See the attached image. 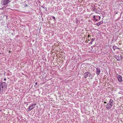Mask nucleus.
<instances>
[{
  "label": "nucleus",
  "instance_id": "f257e3e1",
  "mask_svg": "<svg viewBox=\"0 0 123 123\" xmlns=\"http://www.w3.org/2000/svg\"><path fill=\"white\" fill-rule=\"evenodd\" d=\"M113 100L111 99L110 100L109 102L106 105V108L107 109L109 110L111 108L112 106L113 105Z\"/></svg>",
  "mask_w": 123,
  "mask_h": 123
},
{
  "label": "nucleus",
  "instance_id": "f03ea898",
  "mask_svg": "<svg viewBox=\"0 0 123 123\" xmlns=\"http://www.w3.org/2000/svg\"><path fill=\"white\" fill-rule=\"evenodd\" d=\"M7 86V84L5 82H3L2 81L0 82V93L1 91V88L2 89H4L6 88ZM2 89L1 91H2Z\"/></svg>",
  "mask_w": 123,
  "mask_h": 123
},
{
  "label": "nucleus",
  "instance_id": "7ed1b4c3",
  "mask_svg": "<svg viewBox=\"0 0 123 123\" xmlns=\"http://www.w3.org/2000/svg\"><path fill=\"white\" fill-rule=\"evenodd\" d=\"M11 2L10 0H2L1 4L3 5H6L8 4Z\"/></svg>",
  "mask_w": 123,
  "mask_h": 123
},
{
  "label": "nucleus",
  "instance_id": "20e7f679",
  "mask_svg": "<svg viewBox=\"0 0 123 123\" xmlns=\"http://www.w3.org/2000/svg\"><path fill=\"white\" fill-rule=\"evenodd\" d=\"M35 107L32 104L29 106V107L27 108V110L29 111H30L33 109L35 108Z\"/></svg>",
  "mask_w": 123,
  "mask_h": 123
},
{
  "label": "nucleus",
  "instance_id": "39448f33",
  "mask_svg": "<svg viewBox=\"0 0 123 123\" xmlns=\"http://www.w3.org/2000/svg\"><path fill=\"white\" fill-rule=\"evenodd\" d=\"M117 78L118 79V81L120 82H121L122 81V76L119 75H118L117 76Z\"/></svg>",
  "mask_w": 123,
  "mask_h": 123
},
{
  "label": "nucleus",
  "instance_id": "423d86ee",
  "mask_svg": "<svg viewBox=\"0 0 123 123\" xmlns=\"http://www.w3.org/2000/svg\"><path fill=\"white\" fill-rule=\"evenodd\" d=\"M96 74L97 75H98L100 73V68H96Z\"/></svg>",
  "mask_w": 123,
  "mask_h": 123
},
{
  "label": "nucleus",
  "instance_id": "0eeeda50",
  "mask_svg": "<svg viewBox=\"0 0 123 123\" xmlns=\"http://www.w3.org/2000/svg\"><path fill=\"white\" fill-rule=\"evenodd\" d=\"M88 72H86L84 74V75L85 78H86L88 76Z\"/></svg>",
  "mask_w": 123,
  "mask_h": 123
},
{
  "label": "nucleus",
  "instance_id": "6e6552de",
  "mask_svg": "<svg viewBox=\"0 0 123 123\" xmlns=\"http://www.w3.org/2000/svg\"><path fill=\"white\" fill-rule=\"evenodd\" d=\"M112 48L114 50H115L116 49H119V48H118L117 46L115 45H113V46Z\"/></svg>",
  "mask_w": 123,
  "mask_h": 123
},
{
  "label": "nucleus",
  "instance_id": "1a4fd4ad",
  "mask_svg": "<svg viewBox=\"0 0 123 123\" xmlns=\"http://www.w3.org/2000/svg\"><path fill=\"white\" fill-rule=\"evenodd\" d=\"M98 16H93V20L94 21H98V20L97 19V18H98Z\"/></svg>",
  "mask_w": 123,
  "mask_h": 123
},
{
  "label": "nucleus",
  "instance_id": "9d476101",
  "mask_svg": "<svg viewBox=\"0 0 123 123\" xmlns=\"http://www.w3.org/2000/svg\"><path fill=\"white\" fill-rule=\"evenodd\" d=\"M103 22L102 21H100L97 23L96 24V25L98 26H99L101 24H103Z\"/></svg>",
  "mask_w": 123,
  "mask_h": 123
},
{
  "label": "nucleus",
  "instance_id": "9b49d317",
  "mask_svg": "<svg viewBox=\"0 0 123 123\" xmlns=\"http://www.w3.org/2000/svg\"><path fill=\"white\" fill-rule=\"evenodd\" d=\"M115 58L118 61H120V57L119 56H116Z\"/></svg>",
  "mask_w": 123,
  "mask_h": 123
},
{
  "label": "nucleus",
  "instance_id": "f8f14e48",
  "mask_svg": "<svg viewBox=\"0 0 123 123\" xmlns=\"http://www.w3.org/2000/svg\"><path fill=\"white\" fill-rule=\"evenodd\" d=\"M88 76H89L90 78L91 79H92V75H91V74L89 72H88Z\"/></svg>",
  "mask_w": 123,
  "mask_h": 123
},
{
  "label": "nucleus",
  "instance_id": "ddd939ff",
  "mask_svg": "<svg viewBox=\"0 0 123 123\" xmlns=\"http://www.w3.org/2000/svg\"><path fill=\"white\" fill-rule=\"evenodd\" d=\"M51 17H52V18H53V19H55V20H54V21H55V20H56V19H55V17H54V16H51Z\"/></svg>",
  "mask_w": 123,
  "mask_h": 123
},
{
  "label": "nucleus",
  "instance_id": "4468645a",
  "mask_svg": "<svg viewBox=\"0 0 123 123\" xmlns=\"http://www.w3.org/2000/svg\"><path fill=\"white\" fill-rule=\"evenodd\" d=\"M94 39H95V38H92V39H91L92 41V42H93V41H94Z\"/></svg>",
  "mask_w": 123,
  "mask_h": 123
},
{
  "label": "nucleus",
  "instance_id": "2eb2a0df",
  "mask_svg": "<svg viewBox=\"0 0 123 123\" xmlns=\"http://www.w3.org/2000/svg\"><path fill=\"white\" fill-rule=\"evenodd\" d=\"M33 105L35 106L37 104L36 103H35L34 104H32Z\"/></svg>",
  "mask_w": 123,
  "mask_h": 123
},
{
  "label": "nucleus",
  "instance_id": "dca6fc26",
  "mask_svg": "<svg viewBox=\"0 0 123 123\" xmlns=\"http://www.w3.org/2000/svg\"><path fill=\"white\" fill-rule=\"evenodd\" d=\"M4 8L3 7H2L1 8H0V10H1V9L4 10Z\"/></svg>",
  "mask_w": 123,
  "mask_h": 123
},
{
  "label": "nucleus",
  "instance_id": "f3484780",
  "mask_svg": "<svg viewBox=\"0 0 123 123\" xmlns=\"http://www.w3.org/2000/svg\"><path fill=\"white\" fill-rule=\"evenodd\" d=\"M98 18H99V20H100V18H101V17H100V16H98Z\"/></svg>",
  "mask_w": 123,
  "mask_h": 123
},
{
  "label": "nucleus",
  "instance_id": "a211bd4d",
  "mask_svg": "<svg viewBox=\"0 0 123 123\" xmlns=\"http://www.w3.org/2000/svg\"><path fill=\"white\" fill-rule=\"evenodd\" d=\"M121 56V59L122 58H123V56Z\"/></svg>",
  "mask_w": 123,
  "mask_h": 123
},
{
  "label": "nucleus",
  "instance_id": "6ab92c4d",
  "mask_svg": "<svg viewBox=\"0 0 123 123\" xmlns=\"http://www.w3.org/2000/svg\"><path fill=\"white\" fill-rule=\"evenodd\" d=\"M4 81H6V78H4Z\"/></svg>",
  "mask_w": 123,
  "mask_h": 123
},
{
  "label": "nucleus",
  "instance_id": "aec40b11",
  "mask_svg": "<svg viewBox=\"0 0 123 123\" xmlns=\"http://www.w3.org/2000/svg\"><path fill=\"white\" fill-rule=\"evenodd\" d=\"M36 85H37V82H36L35 84Z\"/></svg>",
  "mask_w": 123,
  "mask_h": 123
},
{
  "label": "nucleus",
  "instance_id": "412c9836",
  "mask_svg": "<svg viewBox=\"0 0 123 123\" xmlns=\"http://www.w3.org/2000/svg\"><path fill=\"white\" fill-rule=\"evenodd\" d=\"M92 41L91 42H90V43H91V44H92Z\"/></svg>",
  "mask_w": 123,
  "mask_h": 123
},
{
  "label": "nucleus",
  "instance_id": "4be33fe9",
  "mask_svg": "<svg viewBox=\"0 0 123 123\" xmlns=\"http://www.w3.org/2000/svg\"><path fill=\"white\" fill-rule=\"evenodd\" d=\"M104 103H106V102L105 101V102H104Z\"/></svg>",
  "mask_w": 123,
  "mask_h": 123
},
{
  "label": "nucleus",
  "instance_id": "5701e85b",
  "mask_svg": "<svg viewBox=\"0 0 123 123\" xmlns=\"http://www.w3.org/2000/svg\"><path fill=\"white\" fill-rule=\"evenodd\" d=\"M5 16L6 17V18H7V16H6V15Z\"/></svg>",
  "mask_w": 123,
  "mask_h": 123
},
{
  "label": "nucleus",
  "instance_id": "b1692460",
  "mask_svg": "<svg viewBox=\"0 0 123 123\" xmlns=\"http://www.w3.org/2000/svg\"><path fill=\"white\" fill-rule=\"evenodd\" d=\"M117 12L116 13V14H117Z\"/></svg>",
  "mask_w": 123,
  "mask_h": 123
}]
</instances>
